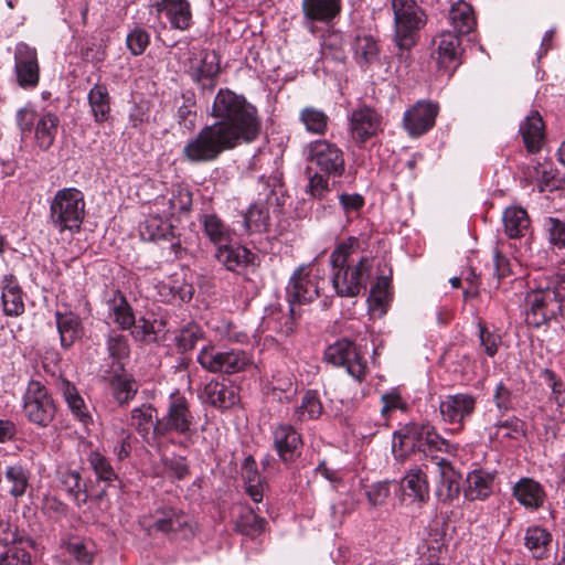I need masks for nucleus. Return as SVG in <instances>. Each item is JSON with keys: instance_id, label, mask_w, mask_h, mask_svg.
<instances>
[{"instance_id": "f257e3e1", "label": "nucleus", "mask_w": 565, "mask_h": 565, "mask_svg": "<svg viewBox=\"0 0 565 565\" xmlns=\"http://www.w3.org/2000/svg\"><path fill=\"white\" fill-rule=\"evenodd\" d=\"M210 114L217 121L204 126L185 142L181 152L183 161L192 164L215 161L224 151L250 143L260 134L257 108L228 88L217 92Z\"/></svg>"}, {"instance_id": "f03ea898", "label": "nucleus", "mask_w": 565, "mask_h": 565, "mask_svg": "<svg viewBox=\"0 0 565 565\" xmlns=\"http://www.w3.org/2000/svg\"><path fill=\"white\" fill-rule=\"evenodd\" d=\"M359 248L358 238L349 237L331 253V282L339 297L353 298L366 288L372 259L366 256L355 259L354 255Z\"/></svg>"}, {"instance_id": "7ed1b4c3", "label": "nucleus", "mask_w": 565, "mask_h": 565, "mask_svg": "<svg viewBox=\"0 0 565 565\" xmlns=\"http://www.w3.org/2000/svg\"><path fill=\"white\" fill-rule=\"evenodd\" d=\"M393 41L399 51H411L427 23L426 11L415 0H392Z\"/></svg>"}, {"instance_id": "20e7f679", "label": "nucleus", "mask_w": 565, "mask_h": 565, "mask_svg": "<svg viewBox=\"0 0 565 565\" xmlns=\"http://www.w3.org/2000/svg\"><path fill=\"white\" fill-rule=\"evenodd\" d=\"M84 214V195L75 188L58 190L51 201L50 220L60 232L79 230Z\"/></svg>"}, {"instance_id": "39448f33", "label": "nucleus", "mask_w": 565, "mask_h": 565, "mask_svg": "<svg viewBox=\"0 0 565 565\" xmlns=\"http://www.w3.org/2000/svg\"><path fill=\"white\" fill-rule=\"evenodd\" d=\"M198 362L209 372L224 374L245 372L254 365L252 356L243 350L218 351L210 345L199 352Z\"/></svg>"}, {"instance_id": "423d86ee", "label": "nucleus", "mask_w": 565, "mask_h": 565, "mask_svg": "<svg viewBox=\"0 0 565 565\" xmlns=\"http://www.w3.org/2000/svg\"><path fill=\"white\" fill-rule=\"evenodd\" d=\"M22 402L23 413L32 424L46 427L54 419V402L40 381L31 380L28 383Z\"/></svg>"}, {"instance_id": "0eeeda50", "label": "nucleus", "mask_w": 565, "mask_h": 565, "mask_svg": "<svg viewBox=\"0 0 565 565\" xmlns=\"http://www.w3.org/2000/svg\"><path fill=\"white\" fill-rule=\"evenodd\" d=\"M323 360L333 366L344 367L348 374L359 382L365 377L366 361L356 344L347 338L328 345L323 352Z\"/></svg>"}, {"instance_id": "6e6552de", "label": "nucleus", "mask_w": 565, "mask_h": 565, "mask_svg": "<svg viewBox=\"0 0 565 565\" xmlns=\"http://www.w3.org/2000/svg\"><path fill=\"white\" fill-rule=\"evenodd\" d=\"M526 301L529 310L525 319L535 328H540L562 313V305L545 280L527 295Z\"/></svg>"}, {"instance_id": "1a4fd4ad", "label": "nucleus", "mask_w": 565, "mask_h": 565, "mask_svg": "<svg viewBox=\"0 0 565 565\" xmlns=\"http://www.w3.org/2000/svg\"><path fill=\"white\" fill-rule=\"evenodd\" d=\"M194 415L190 411L188 399L180 394H171L167 407V414L157 423L156 436H166L174 431L182 436L192 434Z\"/></svg>"}, {"instance_id": "9d476101", "label": "nucleus", "mask_w": 565, "mask_h": 565, "mask_svg": "<svg viewBox=\"0 0 565 565\" xmlns=\"http://www.w3.org/2000/svg\"><path fill=\"white\" fill-rule=\"evenodd\" d=\"M320 280L323 281V278L312 264L299 266L286 287L288 303L296 306L313 301L319 297Z\"/></svg>"}, {"instance_id": "9b49d317", "label": "nucleus", "mask_w": 565, "mask_h": 565, "mask_svg": "<svg viewBox=\"0 0 565 565\" xmlns=\"http://www.w3.org/2000/svg\"><path fill=\"white\" fill-rule=\"evenodd\" d=\"M150 527L167 535L170 540H188L195 534L191 518L173 507L158 508L152 516Z\"/></svg>"}, {"instance_id": "f8f14e48", "label": "nucleus", "mask_w": 565, "mask_h": 565, "mask_svg": "<svg viewBox=\"0 0 565 565\" xmlns=\"http://www.w3.org/2000/svg\"><path fill=\"white\" fill-rule=\"evenodd\" d=\"M307 160L328 177H341L344 172L342 150L334 143L322 139L306 147Z\"/></svg>"}, {"instance_id": "ddd939ff", "label": "nucleus", "mask_w": 565, "mask_h": 565, "mask_svg": "<svg viewBox=\"0 0 565 565\" xmlns=\"http://www.w3.org/2000/svg\"><path fill=\"white\" fill-rule=\"evenodd\" d=\"M399 445L404 452L419 451L425 455L440 451L447 447V441L441 438L433 426L412 424L404 428L399 435Z\"/></svg>"}, {"instance_id": "4468645a", "label": "nucleus", "mask_w": 565, "mask_h": 565, "mask_svg": "<svg viewBox=\"0 0 565 565\" xmlns=\"http://www.w3.org/2000/svg\"><path fill=\"white\" fill-rule=\"evenodd\" d=\"M14 73L17 84L23 89H33L40 81L38 52L34 47L21 42L14 49Z\"/></svg>"}, {"instance_id": "2eb2a0df", "label": "nucleus", "mask_w": 565, "mask_h": 565, "mask_svg": "<svg viewBox=\"0 0 565 565\" xmlns=\"http://www.w3.org/2000/svg\"><path fill=\"white\" fill-rule=\"evenodd\" d=\"M189 72L192 79L200 84L203 89H213L220 73L218 55L214 51H193Z\"/></svg>"}, {"instance_id": "dca6fc26", "label": "nucleus", "mask_w": 565, "mask_h": 565, "mask_svg": "<svg viewBox=\"0 0 565 565\" xmlns=\"http://www.w3.org/2000/svg\"><path fill=\"white\" fill-rule=\"evenodd\" d=\"M164 17L173 30L185 31L192 24L191 4L188 0H152L150 12Z\"/></svg>"}, {"instance_id": "f3484780", "label": "nucleus", "mask_w": 565, "mask_h": 565, "mask_svg": "<svg viewBox=\"0 0 565 565\" xmlns=\"http://www.w3.org/2000/svg\"><path fill=\"white\" fill-rule=\"evenodd\" d=\"M438 114V106L430 102H418L411 109L406 110L403 117V125L412 137H419L426 134L435 125Z\"/></svg>"}, {"instance_id": "a211bd4d", "label": "nucleus", "mask_w": 565, "mask_h": 565, "mask_svg": "<svg viewBox=\"0 0 565 565\" xmlns=\"http://www.w3.org/2000/svg\"><path fill=\"white\" fill-rule=\"evenodd\" d=\"M382 116L369 106L354 109L350 116V130L352 138L364 143L381 130Z\"/></svg>"}, {"instance_id": "6ab92c4d", "label": "nucleus", "mask_w": 565, "mask_h": 565, "mask_svg": "<svg viewBox=\"0 0 565 565\" xmlns=\"http://www.w3.org/2000/svg\"><path fill=\"white\" fill-rule=\"evenodd\" d=\"M434 460L439 476L435 494L439 502L450 503L460 494L461 475L445 458L436 457Z\"/></svg>"}, {"instance_id": "aec40b11", "label": "nucleus", "mask_w": 565, "mask_h": 565, "mask_svg": "<svg viewBox=\"0 0 565 565\" xmlns=\"http://www.w3.org/2000/svg\"><path fill=\"white\" fill-rule=\"evenodd\" d=\"M476 408V398L470 394L458 393L447 395L439 404L444 422L462 425L471 417Z\"/></svg>"}, {"instance_id": "412c9836", "label": "nucleus", "mask_w": 565, "mask_h": 565, "mask_svg": "<svg viewBox=\"0 0 565 565\" xmlns=\"http://www.w3.org/2000/svg\"><path fill=\"white\" fill-rule=\"evenodd\" d=\"M274 447L284 462H291L299 456L302 445L300 434L290 424H279L273 430Z\"/></svg>"}, {"instance_id": "4be33fe9", "label": "nucleus", "mask_w": 565, "mask_h": 565, "mask_svg": "<svg viewBox=\"0 0 565 565\" xmlns=\"http://www.w3.org/2000/svg\"><path fill=\"white\" fill-rule=\"evenodd\" d=\"M512 495L527 511L541 509L546 500L543 486L533 478L523 477L512 487Z\"/></svg>"}, {"instance_id": "5701e85b", "label": "nucleus", "mask_w": 565, "mask_h": 565, "mask_svg": "<svg viewBox=\"0 0 565 565\" xmlns=\"http://www.w3.org/2000/svg\"><path fill=\"white\" fill-rule=\"evenodd\" d=\"M437 64L448 75H451L460 65V39L451 31H444L437 44Z\"/></svg>"}, {"instance_id": "b1692460", "label": "nucleus", "mask_w": 565, "mask_h": 565, "mask_svg": "<svg viewBox=\"0 0 565 565\" xmlns=\"http://www.w3.org/2000/svg\"><path fill=\"white\" fill-rule=\"evenodd\" d=\"M200 397L203 403L222 411L233 407L239 401L236 387L218 381L206 383Z\"/></svg>"}, {"instance_id": "393cba45", "label": "nucleus", "mask_w": 565, "mask_h": 565, "mask_svg": "<svg viewBox=\"0 0 565 565\" xmlns=\"http://www.w3.org/2000/svg\"><path fill=\"white\" fill-rule=\"evenodd\" d=\"M215 257L227 270L238 271L254 265L256 255L242 245L226 243L216 248Z\"/></svg>"}, {"instance_id": "a878e982", "label": "nucleus", "mask_w": 565, "mask_h": 565, "mask_svg": "<svg viewBox=\"0 0 565 565\" xmlns=\"http://www.w3.org/2000/svg\"><path fill=\"white\" fill-rule=\"evenodd\" d=\"M60 126L58 116L51 111L44 110L40 114L34 125V141L39 149L47 151L54 145L57 129Z\"/></svg>"}, {"instance_id": "bb28decb", "label": "nucleus", "mask_w": 565, "mask_h": 565, "mask_svg": "<svg viewBox=\"0 0 565 565\" xmlns=\"http://www.w3.org/2000/svg\"><path fill=\"white\" fill-rule=\"evenodd\" d=\"M0 288L3 312L10 317H18L24 312L22 290L14 275H4Z\"/></svg>"}, {"instance_id": "cd10ccee", "label": "nucleus", "mask_w": 565, "mask_h": 565, "mask_svg": "<svg viewBox=\"0 0 565 565\" xmlns=\"http://www.w3.org/2000/svg\"><path fill=\"white\" fill-rule=\"evenodd\" d=\"M57 388L74 417L84 426L92 424L93 417L89 413L88 406L79 395L75 385L70 381L62 379L57 384Z\"/></svg>"}, {"instance_id": "c85d7f7f", "label": "nucleus", "mask_w": 565, "mask_h": 565, "mask_svg": "<svg viewBox=\"0 0 565 565\" xmlns=\"http://www.w3.org/2000/svg\"><path fill=\"white\" fill-rule=\"evenodd\" d=\"M303 15L311 22L329 23L341 12V0H302Z\"/></svg>"}, {"instance_id": "c756f323", "label": "nucleus", "mask_w": 565, "mask_h": 565, "mask_svg": "<svg viewBox=\"0 0 565 565\" xmlns=\"http://www.w3.org/2000/svg\"><path fill=\"white\" fill-rule=\"evenodd\" d=\"M524 546L535 559H544L548 556L552 545V533L542 525H530L524 532Z\"/></svg>"}, {"instance_id": "7c9ffc66", "label": "nucleus", "mask_w": 565, "mask_h": 565, "mask_svg": "<svg viewBox=\"0 0 565 565\" xmlns=\"http://www.w3.org/2000/svg\"><path fill=\"white\" fill-rule=\"evenodd\" d=\"M60 487L81 507L88 500L86 483L83 481L79 471L70 468H60L57 470Z\"/></svg>"}, {"instance_id": "2f4dec72", "label": "nucleus", "mask_w": 565, "mask_h": 565, "mask_svg": "<svg viewBox=\"0 0 565 565\" xmlns=\"http://www.w3.org/2000/svg\"><path fill=\"white\" fill-rule=\"evenodd\" d=\"M401 489L407 495L419 503H426L429 499V484L426 473L419 469H411L401 481Z\"/></svg>"}, {"instance_id": "473e14b6", "label": "nucleus", "mask_w": 565, "mask_h": 565, "mask_svg": "<svg viewBox=\"0 0 565 565\" xmlns=\"http://www.w3.org/2000/svg\"><path fill=\"white\" fill-rule=\"evenodd\" d=\"M544 122L537 111H532L520 126V134L529 152L535 153L541 150L544 139Z\"/></svg>"}, {"instance_id": "72a5a7b5", "label": "nucleus", "mask_w": 565, "mask_h": 565, "mask_svg": "<svg viewBox=\"0 0 565 565\" xmlns=\"http://www.w3.org/2000/svg\"><path fill=\"white\" fill-rule=\"evenodd\" d=\"M55 320L60 333L61 345L63 348L72 347L75 341L81 339L83 327L79 317L74 312H56Z\"/></svg>"}, {"instance_id": "f704fd0d", "label": "nucleus", "mask_w": 565, "mask_h": 565, "mask_svg": "<svg viewBox=\"0 0 565 565\" xmlns=\"http://www.w3.org/2000/svg\"><path fill=\"white\" fill-rule=\"evenodd\" d=\"M466 482L463 495L469 501L484 500L492 493L493 476L488 472L475 470L468 473Z\"/></svg>"}, {"instance_id": "c9c22d12", "label": "nucleus", "mask_w": 565, "mask_h": 565, "mask_svg": "<svg viewBox=\"0 0 565 565\" xmlns=\"http://www.w3.org/2000/svg\"><path fill=\"white\" fill-rule=\"evenodd\" d=\"M107 303L109 317L122 330L130 329L132 326H135L136 329L139 328V326L135 324L136 318L132 308L119 290L114 292V297L109 299Z\"/></svg>"}, {"instance_id": "e433bc0d", "label": "nucleus", "mask_w": 565, "mask_h": 565, "mask_svg": "<svg viewBox=\"0 0 565 565\" xmlns=\"http://www.w3.org/2000/svg\"><path fill=\"white\" fill-rule=\"evenodd\" d=\"M157 409L151 404H142L131 409L129 425L143 438H147L152 430L156 435Z\"/></svg>"}, {"instance_id": "4c0bfd02", "label": "nucleus", "mask_w": 565, "mask_h": 565, "mask_svg": "<svg viewBox=\"0 0 565 565\" xmlns=\"http://www.w3.org/2000/svg\"><path fill=\"white\" fill-rule=\"evenodd\" d=\"M448 18L454 28V33L458 36L470 33L476 26V18L471 6L462 0L451 6Z\"/></svg>"}, {"instance_id": "58836bf2", "label": "nucleus", "mask_w": 565, "mask_h": 565, "mask_svg": "<svg viewBox=\"0 0 565 565\" xmlns=\"http://www.w3.org/2000/svg\"><path fill=\"white\" fill-rule=\"evenodd\" d=\"M87 98L94 120L98 124L107 121L110 116V97L107 87L103 84H95Z\"/></svg>"}, {"instance_id": "ea45409f", "label": "nucleus", "mask_w": 565, "mask_h": 565, "mask_svg": "<svg viewBox=\"0 0 565 565\" xmlns=\"http://www.w3.org/2000/svg\"><path fill=\"white\" fill-rule=\"evenodd\" d=\"M204 234L216 248L232 242V230L215 214H205L201 218Z\"/></svg>"}, {"instance_id": "a19ab883", "label": "nucleus", "mask_w": 565, "mask_h": 565, "mask_svg": "<svg viewBox=\"0 0 565 565\" xmlns=\"http://www.w3.org/2000/svg\"><path fill=\"white\" fill-rule=\"evenodd\" d=\"M503 225L510 238L523 236L530 225L526 211L522 207H508L503 213Z\"/></svg>"}, {"instance_id": "79ce46f5", "label": "nucleus", "mask_w": 565, "mask_h": 565, "mask_svg": "<svg viewBox=\"0 0 565 565\" xmlns=\"http://www.w3.org/2000/svg\"><path fill=\"white\" fill-rule=\"evenodd\" d=\"M244 225L249 233H262L269 227V209L265 202H256L244 215Z\"/></svg>"}, {"instance_id": "37998d69", "label": "nucleus", "mask_w": 565, "mask_h": 565, "mask_svg": "<svg viewBox=\"0 0 565 565\" xmlns=\"http://www.w3.org/2000/svg\"><path fill=\"white\" fill-rule=\"evenodd\" d=\"M322 411L323 407L318 392L309 390L303 394L301 404L296 407L294 412V419L296 422L317 419L321 416Z\"/></svg>"}, {"instance_id": "c03bdc74", "label": "nucleus", "mask_w": 565, "mask_h": 565, "mask_svg": "<svg viewBox=\"0 0 565 565\" xmlns=\"http://www.w3.org/2000/svg\"><path fill=\"white\" fill-rule=\"evenodd\" d=\"M110 386L116 402L120 405L130 402L138 392L136 381L127 374H115L111 377Z\"/></svg>"}, {"instance_id": "a18cd8bd", "label": "nucleus", "mask_w": 565, "mask_h": 565, "mask_svg": "<svg viewBox=\"0 0 565 565\" xmlns=\"http://www.w3.org/2000/svg\"><path fill=\"white\" fill-rule=\"evenodd\" d=\"M300 121L306 130L316 135H324L328 129L329 117L320 109L306 107L300 111Z\"/></svg>"}, {"instance_id": "49530a36", "label": "nucleus", "mask_w": 565, "mask_h": 565, "mask_svg": "<svg viewBox=\"0 0 565 565\" xmlns=\"http://www.w3.org/2000/svg\"><path fill=\"white\" fill-rule=\"evenodd\" d=\"M8 482L11 483L9 493L14 498L22 497L29 486V472L22 465L8 466L4 470Z\"/></svg>"}, {"instance_id": "de8ad7c7", "label": "nucleus", "mask_w": 565, "mask_h": 565, "mask_svg": "<svg viewBox=\"0 0 565 565\" xmlns=\"http://www.w3.org/2000/svg\"><path fill=\"white\" fill-rule=\"evenodd\" d=\"M300 316L297 312L296 306L289 303V313L280 315L279 317L271 316L266 319V324L268 328L275 330L276 332L282 335H289L295 331L296 319Z\"/></svg>"}, {"instance_id": "09e8293b", "label": "nucleus", "mask_w": 565, "mask_h": 565, "mask_svg": "<svg viewBox=\"0 0 565 565\" xmlns=\"http://www.w3.org/2000/svg\"><path fill=\"white\" fill-rule=\"evenodd\" d=\"M266 520L252 510H245L236 522V529L244 535L256 536L265 530Z\"/></svg>"}, {"instance_id": "8fccbe9b", "label": "nucleus", "mask_w": 565, "mask_h": 565, "mask_svg": "<svg viewBox=\"0 0 565 565\" xmlns=\"http://www.w3.org/2000/svg\"><path fill=\"white\" fill-rule=\"evenodd\" d=\"M89 465L98 480L110 484L118 476L110 462L98 451H92L88 457Z\"/></svg>"}, {"instance_id": "3c124183", "label": "nucleus", "mask_w": 565, "mask_h": 565, "mask_svg": "<svg viewBox=\"0 0 565 565\" xmlns=\"http://www.w3.org/2000/svg\"><path fill=\"white\" fill-rule=\"evenodd\" d=\"M377 42L370 35L359 36L355 42V56L359 63L370 64L379 58Z\"/></svg>"}, {"instance_id": "603ef678", "label": "nucleus", "mask_w": 565, "mask_h": 565, "mask_svg": "<svg viewBox=\"0 0 565 565\" xmlns=\"http://www.w3.org/2000/svg\"><path fill=\"white\" fill-rule=\"evenodd\" d=\"M542 377L544 379L546 385L551 388L550 399L556 404L558 408L565 406V384L564 382L556 375V373L550 369H544L542 371Z\"/></svg>"}, {"instance_id": "864d4df0", "label": "nucleus", "mask_w": 565, "mask_h": 565, "mask_svg": "<svg viewBox=\"0 0 565 565\" xmlns=\"http://www.w3.org/2000/svg\"><path fill=\"white\" fill-rule=\"evenodd\" d=\"M339 204L348 220L360 214L365 204L364 196L359 193H341L339 194Z\"/></svg>"}, {"instance_id": "5fc2aeb1", "label": "nucleus", "mask_w": 565, "mask_h": 565, "mask_svg": "<svg viewBox=\"0 0 565 565\" xmlns=\"http://www.w3.org/2000/svg\"><path fill=\"white\" fill-rule=\"evenodd\" d=\"M0 565H32L31 555L21 545H11L0 554Z\"/></svg>"}, {"instance_id": "6e6d98bb", "label": "nucleus", "mask_w": 565, "mask_h": 565, "mask_svg": "<svg viewBox=\"0 0 565 565\" xmlns=\"http://www.w3.org/2000/svg\"><path fill=\"white\" fill-rule=\"evenodd\" d=\"M493 429L495 430V436H499L500 431L503 430V437L516 439L524 435V423L518 417L512 416L505 420L495 423Z\"/></svg>"}, {"instance_id": "4d7b16f0", "label": "nucleus", "mask_w": 565, "mask_h": 565, "mask_svg": "<svg viewBox=\"0 0 565 565\" xmlns=\"http://www.w3.org/2000/svg\"><path fill=\"white\" fill-rule=\"evenodd\" d=\"M150 42V35L149 33L141 29V28H135L126 39V44L131 54L134 55H140L142 54Z\"/></svg>"}, {"instance_id": "13d9d810", "label": "nucleus", "mask_w": 565, "mask_h": 565, "mask_svg": "<svg viewBox=\"0 0 565 565\" xmlns=\"http://www.w3.org/2000/svg\"><path fill=\"white\" fill-rule=\"evenodd\" d=\"M107 348L109 355L118 361L127 358L129 354L127 337L121 333L111 332L107 340Z\"/></svg>"}, {"instance_id": "bf43d9fd", "label": "nucleus", "mask_w": 565, "mask_h": 565, "mask_svg": "<svg viewBox=\"0 0 565 565\" xmlns=\"http://www.w3.org/2000/svg\"><path fill=\"white\" fill-rule=\"evenodd\" d=\"M544 226L548 233L550 242L558 248H565V222L555 217H547Z\"/></svg>"}, {"instance_id": "052dcab7", "label": "nucleus", "mask_w": 565, "mask_h": 565, "mask_svg": "<svg viewBox=\"0 0 565 565\" xmlns=\"http://www.w3.org/2000/svg\"><path fill=\"white\" fill-rule=\"evenodd\" d=\"M418 562L419 565H441L439 557L441 553V544L438 542H425L418 546Z\"/></svg>"}, {"instance_id": "680f3d73", "label": "nucleus", "mask_w": 565, "mask_h": 565, "mask_svg": "<svg viewBox=\"0 0 565 565\" xmlns=\"http://www.w3.org/2000/svg\"><path fill=\"white\" fill-rule=\"evenodd\" d=\"M330 190L329 178H327L324 174L316 172L309 178L307 192L311 198L316 200H323Z\"/></svg>"}, {"instance_id": "e2e57ef3", "label": "nucleus", "mask_w": 565, "mask_h": 565, "mask_svg": "<svg viewBox=\"0 0 565 565\" xmlns=\"http://www.w3.org/2000/svg\"><path fill=\"white\" fill-rule=\"evenodd\" d=\"M478 327L480 344L483 347L488 356H494L501 342L500 335L490 332L481 322H479Z\"/></svg>"}, {"instance_id": "0e129e2a", "label": "nucleus", "mask_w": 565, "mask_h": 565, "mask_svg": "<svg viewBox=\"0 0 565 565\" xmlns=\"http://www.w3.org/2000/svg\"><path fill=\"white\" fill-rule=\"evenodd\" d=\"M132 434L127 429H120L117 434L116 445L114 446V454L119 460H124L130 456L132 450Z\"/></svg>"}, {"instance_id": "69168bd1", "label": "nucleus", "mask_w": 565, "mask_h": 565, "mask_svg": "<svg viewBox=\"0 0 565 565\" xmlns=\"http://www.w3.org/2000/svg\"><path fill=\"white\" fill-rule=\"evenodd\" d=\"M202 337V332L195 327L184 329L177 337L178 348L183 352L191 351Z\"/></svg>"}, {"instance_id": "338daca9", "label": "nucleus", "mask_w": 565, "mask_h": 565, "mask_svg": "<svg viewBox=\"0 0 565 565\" xmlns=\"http://www.w3.org/2000/svg\"><path fill=\"white\" fill-rule=\"evenodd\" d=\"M390 486H391V482H388V481H380V482L372 484L369 488V490L366 491L369 502L373 507L384 504L385 500L390 495Z\"/></svg>"}, {"instance_id": "774afa93", "label": "nucleus", "mask_w": 565, "mask_h": 565, "mask_svg": "<svg viewBox=\"0 0 565 565\" xmlns=\"http://www.w3.org/2000/svg\"><path fill=\"white\" fill-rule=\"evenodd\" d=\"M38 118L35 110L29 106L18 109L15 115L17 125L22 134L31 132Z\"/></svg>"}]
</instances>
